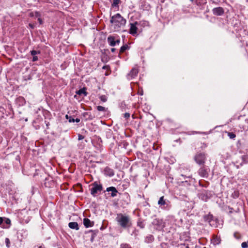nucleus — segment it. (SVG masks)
I'll use <instances>...</instances> for the list:
<instances>
[{
    "mask_svg": "<svg viewBox=\"0 0 248 248\" xmlns=\"http://www.w3.org/2000/svg\"><path fill=\"white\" fill-rule=\"evenodd\" d=\"M15 102L16 105L18 107L23 106L26 104V100L22 96H19L15 100Z\"/></svg>",
    "mask_w": 248,
    "mask_h": 248,
    "instance_id": "obj_13",
    "label": "nucleus"
},
{
    "mask_svg": "<svg viewBox=\"0 0 248 248\" xmlns=\"http://www.w3.org/2000/svg\"><path fill=\"white\" fill-rule=\"evenodd\" d=\"M186 178H189L190 177V176L189 175L188 176H186Z\"/></svg>",
    "mask_w": 248,
    "mask_h": 248,
    "instance_id": "obj_61",
    "label": "nucleus"
},
{
    "mask_svg": "<svg viewBox=\"0 0 248 248\" xmlns=\"http://www.w3.org/2000/svg\"><path fill=\"white\" fill-rule=\"evenodd\" d=\"M101 165V163L99 162H96V163L95 164V167L97 168V169H98L99 166Z\"/></svg>",
    "mask_w": 248,
    "mask_h": 248,
    "instance_id": "obj_51",
    "label": "nucleus"
},
{
    "mask_svg": "<svg viewBox=\"0 0 248 248\" xmlns=\"http://www.w3.org/2000/svg\"><path fill=\"white\" fill-rule=\"evenodd\" d=\"M152 224L154 226V228L158 231L163 230L165 227V223L163 219L159 218H155Z\"/></svg>",
    "mask_w": 248,
    "mask_h": 248,
    "instance_id": "obj_6",
    "label": "nucleus"
},
{
    "mask_svg": "<svg viewBox=\"0 0 248 248\" xmlns=\"http://www.w3.org/2000/svg\"><path fill=\"white\" fill-rule=\"evenodd\" d=\"M139 73V70L138 68H133L130 72L127 74L126 77L127 78L128 80H131L132 79L134 78L135 77H136L138 75V74Z\"/></svg>",
    "mask_w": 248,
    "mask_h": 248,
    "instance_id": "obj_10",
    "label": "nucleus"
},
{
    "mask_svg": "<svg viewBox=\"0 0 248 248\" xmlns=\"http://www.w3.org/2000/svg\"><path fill=\"white\" fill-rule=\"evenodd\" d=\"M120 2V0H113L111 5L112 7H117Z\"/></svg>",
    "mask_w": 248,
    "mask_h": 248,
    "instance_id": "obj_29",
    "label": "nucleus"
},
{
    "mask_svg": "<svg viewBox=\"0 0 248 248\" xmlns=\"http://www.w3.org/2000/svg\"><path fill=\"white\" fill-rule=\"evenodd\" d=\"M228 136L231 139H233L236 137V135L233 132H227Z\"/></svg>",
    "mask_w": 248,
    "mask_h": 248,
    "instance_id": "obj_30",
    "label": "nucleus"
},
{
    "mask_svg": "<svg viewBox=\"0 0 248 248\" xmlns=\"http://www.w3.org/2000/svg\"><path fill=\"white\" fill-rule=\"evenodd\" d=\"M80 120L79 118H76L74 119V122L79 123L80 122Z\"/></svg>",
    "mask_w": 248,
    "mask_h": 248,
    "instance_id": "obj_52",
    "label": "nucleus"
},
{
    "mask_svg": "<svg viewBox=\"0 0 248 248\" xmlns=\"http://www.w3.org/2000/svg\"><path fill=\"white\" fill-rule=\"evenodd\" d=\"M247 2H248V0H246Z\"/></svg>",
    "mask_w": 248,
    "mask_h": 248,
    "instance_id": "obj_64",
    "label": "nucleus"
},
{
    "mask_svg": "<svg viewBox=\"0 0 248 248\" xmlns=\"http://www.w3.org/2000/svg\"><path fill=\"white\" fill-rule=\"evenodd\" d=\"M130 114L129 113L126 112L124 114V117L126 119H128L130 117Z\"/></svg>",
    "mask_w": 248,
    "mask_h": 248,
    "instance_id": "obj_43",
    "label": "nucleus"
},
{
    "mask_svg": "<svg viewBox=\"0 0 248 248\" xmlns=\"http://www.w3.org/2000/svg\"><path fill=\"white\" fill-rule=\"evenodd\" d=\"M129 49V46L127 44H125L121 47L120 49V53H122L124 52L126 50Z\"/></svg>",
    "mask_w": 248,
    "mask_h": 248,
    "instance_id": "obj_25",
    "label": "nucleus"
},
{
    "mask_svg": "<svg viewBox=\"0 0 248 248\" xmlns=\"http://www.w3.org/2000/svg\"><path fill=\"white\" fill-rule=\"evenodd\" d=\"M98 142H102V140H101V139L100 138H98Z\"/></svg>",
    "mask_w": 248,
    "mask_h": 248,
    "instance_id": "obj_58",
    "label": "nucleus"
},
{
    "mask_svg": "<svg viewBox=\"0 0 248 248\" xmlns=\"http://www.w3.org/2000/svg\"><path fill=\"white\" fill-rule=\"evenodd\" d=\"M98 232V230H90L85 232L86 237H89L91 242H93L95 237L96 236Z\"/></svg>",
    "mask_w": 248,
    "mask_h": 248,
    "instance_id": "obj_9",
    "label": "nucleus"
},
{
    "mask_svg": "<svg viewBox=\"0 0 248 248\" xmlns=\"http://www.w3.org/2000/svg\"><path fill=\"white\" fill-rule=\"evenodd\" d=\"M101 170H105V171H107V170H109V169L108 168V167H105L104 168H101L100 169Z\"/></svg>",
    "mask_w": 248,
    "mask_h": 248,
    "instance_id": "obj_48",
    "label": "nucleus"
},
{
    "mask_svg": "<svg viewBox=\"0 0 248 248\" xmlns=\"http://www.w3.org/2000/svg\"><path fill=\"white\" fill-rule=\"evenodd\" d=\"M228 192L231 193V197L233 199H237L239 197L240 193L238 189L229 190Z\"/></svg>",
    "mask_w": 248,
    "mask_h": 248,
    "instance_id": "obj_14",
    "label": "nucleus"
},
{
    "mask_svg": "<svg viewBox=\"0 0 248 248\" xmlns=\"http://www.w3.org/2000/svg\"><path fill=\"white\" fill-rule=\"evenodd\" d=\"M115 50H116V48H111V51L112 52H114L115 51Z\"/></svg>",
    "mask_w": 248,
    "mask_h": 248,
    "instance_id": "obj_56",
    "label": "nucleus"
},
{
    "mask_svg": "<svg viewBox=\"0 0 248 248\" xmlns=\"http://www.w3.org/2000/svg\"><path fill=\"white\" fill-rule=\"evenodd\" d=\"M203 220L205 222H207L209 223V224L211 226H214V222L216 223V218H214L213 215L209 213L208 214L205 215L203 217Z\"/></svg>",
    "mask_w": 248,
    "mask_h": 248,
    "instance_id": "obj_8",
    "label": "nucleus"
},
{
    "mask_svg": "<svg viewBox=\"0 0 248 248\" xmlns=\"http://www.w3.org/2000/svg\"><path fill=\"white\" fill-rule=\"evenodd\" d=\"M120 248H131L130 246L127 244H121Z\"/></svg>",
    "mask_w": 248,
    "mask_h": 248,
    "instance_id": "obj_36",
    "label": "nucleus"
},
{
    "mask_svg": "<svg viewBox=\"0 0 248 248\" xmlns=\"http://www.w3.org/2000/svg\"><path fill=\"white\" fill-rule=\"evenodd\" d=\"M118 224L123 229H129L132 227V223L130 217L122 213L118 214L116 218Z\"/></svg>",
    "mask_w": 248,
    "mask_h": 248,
    "instance_id": "obj_1",
    "label": "nucleus"
},
{
    "mask_svg": "<svg viewBox=\"0 0 248 248\" xmlns=\"http://www.w3.org/2000/svg\"><path fill=\"white\" fill-rule=\"evenodd\" d=\"M180 247L181 248H189L188 245L186 244H181Z\"/></svg>",
    "mask_w": 248,
    "mask_h": 248,
    "instance_id": "obj_42",
    "label": "nucleus"
},
{
    "mask_svg": "<svg viewBox=\"0 0 248 248\" xmlns=\"http://www.w3.org/2000/svg\"><path fill=\"white\" fill-rule=\"evenodd\" d=\"M38 248H45V247L44 246H41L39 247Z\"/></svg>",
    "mask_w": 248,
    "mask_h": 248,
    "instance_id": "obj_59",
    "label": "nucleus"
},
{
    "mask_svg": "<svg viewBox=\"0 0 248 248\" xmlns=\"http://www.w3.org/2000/svg\"><path fill=\"white\" fill-rule=\"evenodd\" d=\"M73 187L76 192H82L83 191L82 185L80 183H78L76 185H75Z\"/></svg>",
    "mask_w": 248,
    "mask_h": 248,
    "instance_id": "obj_21",
    "label": "nucleus"
},
{
    "mask_svg": "<svg viewBox=\"0 0 248 248\" xmlns=\"http://www.w3.org/2000/svg\"><path fill=\"white\" fill-rule=\"evenodd\" d=\"M104 50L105 51H108V49H107V50L104 49Z\"/></svg>",
    "mask_w": 248,
    "mask_h": 248,
    "instance_id": "obj_62",
    "label": "nucleus"
},
{
    "mask_svg": "<svg viewBox=\"0 0 248 248\" xmlns=\"http://www.w3.org/2000/svg\"><path fill=\"white\" fill-rule=\"evenodd\" d=\"M45 123L46 124V126L47 127V128L48 129L49 128L48 126L49 125V122H47L46 121H45Z\"/></svg>",
    "mask_w": 248,
    "mask_h": 248,
    "instance_id": "obj_54",
    "label": "nucleus"
},
{
    "mask_svg": "<svg viewBox=\"0 0 248 248\" xmlns=\"http://www.w3.org/2000/svg\"><path fill=\"white\" fill-rule=\"evenodd\" d=\"M105 227L103 225H102V226L100 227V229L101 230H103L105 229Z\"/></svg>",
    "mask_w": 248,
    "mask_h": 248,
    "instance_id": "obj_57",
    "label": "nucleus"
},
{
    "mask_svg": "<svg viewBox=\"0 0 248 248\" xmlns=\"http://www.w3.org/2000/svg\"><path fill=\"white\" fill-rule=\"evenodd\" d=\"M93 185V187L91 189V193L93 196L95 197L98 191L101 192L102 190V186L96 182H94Z\"/></svg>",
    "mask_w": 248,
    "mask_h": 248,
    "instance_id": "obj_7",
    "label": "nucleus"
},
{
    "mask_svg": "<svg viewBox=\"0 0 248 248\" xmlns=\"http://www.w3.org/2000/svg\"><path fill=\"white\" fill-rule=\"evenodd\" d=\"M199 198L202 201L207 202L213 196V192L211 190H206L203 188L199 190L198 193Z\"/></svg>",
    "mask_w": 248,
    "mask_h": 248,
    "instance_id": "obj_3",
    "label": "nucleus"
},
{
    "mask_svg": "<svg viewBox=\"0 0 248 248\" xmlns=\"http://www.w3.org/2000/svg\"><path fill=\"white\" fill-rule=\"evenodd\" d=\"M154 240V236L152 234H149L145 237L144 242L146 243H151Z\"/></svg>",
    "mask_w": 248,
    "mask_h": 248,
    "instance_id": "obj_19",
    "label": "nucleus"
},
{
    "mask_svg": "<svg viewBox=\"0 0 248 248\" xmlns=\"http://www.w3.org/2000/svg\"><path fill=\"white\" fill-rule=\"evenodd\" d=\"M182 177H184V175L183 174L181 175Z\"/></svg>",
    "mask_w": 248,
    "mask_h": 248,
    "instance_id": "obj_63",
    "label": "nucleus"
},
{
    "mask_svg": "<svg viewBox=\"0 0 248 248\" xmlns=\"http://www.w3.org/2000/svg\"><path fill=\"white\" fill-rule=\"evenodd\" d=\"M161 248H170V246L168 243H162L160 244Z\"/></svg>",
    "mask_w": 248,
    "mask_h": 248,
    "instance_id": "obj_34",
    "label": "nucleus"
},
{
    "mask_svg": "<svg viewBox=\"0 0 248 248\" xmlns=\"http://www.w3.org/2000/svg\"><path fill=\"white\" fill-rule=\"evenodd\" d=\"M145 223L144 222V220H142L140 218L138 219V221L137 222V226L139 227L141 229H143L145 227Z\"/></svg>",
    "mask_w": 248,
    "mask_h": 248,
    "instance_id": "obj_24",
    "label": "nucleus"
},
{
    "mask_svg": "<svg viewBox=\"0 0 248 248\" xmlns=\"http://www.w3.org/2000/svg\"><path fill=\"white\" fill-rule=\"evenodd\" d=\"M65 118L67 120H68L69 123H74V119L71 116H69L68 115H66Z\"/></svg>",
    "mask_w": 248,
    "mask_h": 248,
    "instance_id": "obj_32",
    "label": "nucleus"
},
{
    "mask_svg": "<svg viewBox=\"0 0 248 248\" xmlns=\"http://www.w3.org/2000/svg\"><path fill=\"white\" fill-rule=\"evenodd\" d=\"M206 159V155L204 153H197L194 157V160L199 165L203 166Z\"/></svg>",
    "mask_w": 248,
    "mask_h": 248,
    "instance_id": "obj_4",
    "label": "nucleus"
},
{
    "mask_svg": "<svg viewBox=\"0 0 248 248\" xmlns=\"http://www.w3.org/2000/svg\"><path fill=\"white\" fill-rule=\"evenodd\" d=\"M3 222H4V217H0V226L1 228H2Z\"/></svg>",
    "mask_w": 248,
    "mask_h": 248,
    "instance_id": "obj_41",
    "label": "nucleus"
},
{
    "mask_svg": "<svg viewBox=\"0 0 248 248\" xmlns=\"http://www.w3.org/2000/svg\"><path fill=\"white\" fill-rule=\"evenodd\" d=\"M83 224L86 228L91 227L94 225V222L91 221L88 218H84L83 219Z\"/></svg>",
    "mask_w": 248,
    "mask_h": 248,
    "instance_id": "obj_15",
    "label": "nucleus"
},
{
    "mask_svg": "<svg viewBox=\"0 0 248 248\" xmlns=\"http://www.w3.org/2000/svg\"><path fill=\"white\" fill-rule=\"evenodd\" d=\"M84 138V136L80 135V134L78 135V140H83Z\"/></svg>",
    "mask_w": 248,
    "mask_h": 248,
    "instance_id": "obj_44",
    "label": "nucleus"
},
{
    "mask_svg": "<svg viewBox=\"0 0 248 248\" xmlns=\"http://www.w3.org/2000/svg\"><path fill=\"white\" fill-rule=\"evenodd\" d=\"M106 190L108 192L111 191V196L112 197H115L117 195V194L118 193L116 188L114 186H110L108 187Z\"/></svg>",
    "mask_w": 248,
    "mask_h": 248,
    "instance_id": "obj_17",
    "label": "nucleus"
},
{
    "mask_svg": "<svg viewBox=\"0 0 248 248\" xmlns=\"http://www.w3.org/2000/svg\"><path fill=\"white\" fill-rule=\"evenodd\" d=\"M158 204L162 209L164 210H169L171 207L170 202L168 200L164 199V196L161 197L158 201Z\"/></svg>",
    "mask_w": 248,
    "mask_h": 248,
    "instance_id": "obj_5",
    "label": "nucleus"
},
{
    "mask_svg": "<svg viewBox=\"0 0 248 248\" xmlns=\"http://www.w3.org/2000/svg\"><path fill=\"white\" fill-rule=\"evenodd\" d=\"M110 22L113 25L115 31L125 26L126 20L120 14L117 13L111 17Z\"/></svg>",
    "mask_w": 248,
    "mask_h": 248,
    "instance_id": "obj_2",
    "label": "nucleus"
},
{
    "mask_svg": "<svg viewBox=\"0 0 248 248\" xmlns=\"http://www.w3.org/2000/svg\"><path fill=\"white\" fill-rule=\"evenodd\" d=\"M29 26L32 29H33L35 27V26L33 24H31V23H30Z\"/></svg>",
    "mask_w": 248,
    "mask_h": 248,
    "instance_id": "obj_49",
    "label": "nucleus"
},
{
    "mask_svg": "<svg viewBox=\"0 0 248 248\" xmlns=\"http://www.w3.org/2000/svg\"><path fill=\"white\" fill-rule=\"evenodd\" d=\"M29 15H30V17L34 16V12H31V13H30Z\"/></svg>",
    "mask_w": 248,
    "mask_h": 248,
    "instance_id": "obj_53",
    "label": "nucleus"
},
{
    "mask_svg": "<svg viewBox=\"0 0 248 248\" xmlns=\"http://www.w3.org/2000/svg\"><path fill=\"white\" fill-rule=\"evenodd\" d=\"M220 239L218 238L217 236H216L214 238L213 240V243L214 245H218L220 243Z\"/></svg>",
    "mask_w": 248,
    "mask_h": 248,
    "instance_id": "obj_26",
    "label": "nucleus"
},
{
    "mask_svg": "<svg viewBox=\"0 0 248 248\" xmlns=\"http://www.w3.org/2000/svg\"><path fill=\"white\" fill-rule=\"evenodd\" d=\"M212 12L214 15L216 16H220L224 14V10L221 7H218L213 8Z\"/></svg>",
    "mask_w": 248,
    "mask_h": 248,
    "instance_id": "obj_11",
    "label": "nucleus"
},
{
    "mask_svg": "<svg viewBox=\"0 0 248 248\" xmlns=\"http://www.w3.org/2000/svg\"><path fill=\"white\" fill-rule=\"evenodd\" d=\"M107 41L110 46H114L115 45V37L112 35H109L107 38Z\"/></svg>",
    "mask_w": 248,
    "mask_h": 248,
    "instance_id": "obj_16",
    "label": "nucleus"
},
{
    "mask_svg": "<svg viewBox=\"0 0 248 248\" xmlns=\"http://www.w3.org/2000/svg\"><path fill=\"white\" fill-rule=\"evenodd\" d=\"M138 93L139 94H140V95H143V91L141 90V91H139Z\"/></svg>",
    "mask_w": 248,
    "mask_h": 248,
    "instance_id": "obj_55",
    "label": "nucleus"
},
{
    "mask_svg": "<svg viewBox=\"0 0 248 248\" xmlns=\"http://www.w3.org/2000/svg\"><path fill=\"white\" fill-rule=\"evenodd\" d=\"M41 52L40 51H36L34 50H32L30 51V53L32 56H35L37 54H40Z\"/></svg>",
    "mask_w": 248,
    "mask_h": 248,
    "instance_id": "obj_33",
    "label": "nucleus"
},
{
    "mask_svg": "<svg viewBox=\"0 0 248 248\" xmlns=\"http://www.w3.org/2000/svg\"><path fill=\"white\" fill-rule=\"evenodd\" d=\"M120 43V39H117L116 40L115 39V45H116L117 44L119 45Z\"/></svg>",
    "mask_w": 248,
    "mask_h": 248,
    "instance_id": "obj_50",
    "label": "nucleus"
},
{
    "mask_svg": "<svg viewBox=\"0 0 248 248\" xmlns=\"http://www.w3.org/2000/svg\"><path fill=\"white\" fill-rule=\"evenodd\" d=\"M241 247L242 248H248V241L243 242L241 244Z\"/></svg>",
    "mask_w": 248,
    "mask_h": 248,
    "instance_id": "obj_35",
    "label": "nucleus"
},
{
    "mask_svg": "<svg viewBox=\"0 0 248 248\" xmlns=\"http://www.w3.org/2000/svg\"><path fill=\"white\" fill-rule=\"evenodd\" d=\"M38 21H39V24L40 25H41V24H42L43 23V21L42 19L40 17L38 18Z\"/></svg>",
    "mask_w": 248,
    "mask_h": 248,
    "instance_id": "obj_46",
    "label": "nucleus"
},
{
    "mask_svg": "<svg viewBox=\"0 0 248 248\" xmlns=\"http://www.w3.org/2000/svg\"><path fill=\"white\" fill-rule=\"evenodd\" d=\"M41 16V14L39 12L35 11L34 12V16H35L36 17H38V18L40 17Z\"/></svg>",
    "mask_w": 248,
    "mask_h": 248,
    "instance_id": "obj_39",
    "label": "nucleus"
},
{
    "mask_svg": "<svg viewBox=\"0 0 248 248\" xmlns=\"http://www.w3.org/2000/svg\"><path fill=\"white\" fill-rule=\"evenodd\" d=\"M108 68H109V66L108 65H104L102 67V69H108Z\"/></svg>",
    "mask_w": 248,
    "mask_h": 248,
    "instance_id": "obj_47",
    "label": "nucleus"
},
{
    "mask_svg": "<svg viewBox=\"0 0 248 248\" xmlns=\"http://www.w3.org/2000/svg\"><path fill=\"white\" fill-rule=\"evenodd\" d=\"M96 109L99 111H106L108 108L101 106H98Z\"/></svg>",
    "mask_w": 248,
    "mask_h": 248,
    "instance_id": "obj_27",
    "label": "nucleus"
},
{
    "mask_svg": "<svg viewBox=\"0 0 248 248\" xmlns=\"http://www.w3.org/2000/svg\"><path fill=\"white\" fill-rule=\"evenodd\" d=\"M210 1L212 3L215 4L216 5L218 4L220 2L219 0H211Z\"/></svg>",
    "mask_w": 248,
    "mask_h": 248,
    "instance_id": "obj_40",
    "label": "nucleus"
},
{
    "mask_svg": "<svg viewBox=\"0 0 248 248\" xmlns=\"http://www.w3.org/2000/svg\"><path fill=\"white\" fill-rule=\"evenodd\" d=\"M105 174L107 175H109V176H112L114 175V171H105Z\"/></svg>",
    "mask_w": 248,
    "mask_h": 248,
    "instance_id": "obj_38",
    "label": "nucleus"
},
{
    "mask_svg": "<svg viewBox=\"0 0 248 248\" xmlns=\"http://www.w3.org/2000/svg\"><path fill=\"white\" fill-rule=\"evenodd\" d=\"M86 90L85 88H83L76 91V93L79 95L83 94L84 96H86L87 95V93L86 92Z\"/></svg>",
    "mask_w": 248,
    "mask_h": 248,
    "instance_id": "obj_22",
    "label": "nucleus"
},
{
    "mask_svg": "<svg viewBox=\"0 0 248 248\" xmlns=\"http://www.w3.org/2000/svg\"><path fill=\"white\" fill-rule=\"evenodd\" d=\"M45 185L46 186H48L47 185V183L46 182H45Z\"/></svg>",
    "mask_w": 248,
    "mask_h": 248,
    "instance_id": "obj_60",
    "label": "nucleus"
},
{
    "mask_svg": "<svg viewBox=\"0 0 248 248\" xmlns=\"http://www.w3.org/2000/svg\"><path fill=\"white\" fill-rule=\"evenodd\" d=\"M38 57L36 56H33V58H32V62H36L37 61H38Z\"/></svg>",
    "mask_w": 248,
    "mask_h": 248,
    "instance_id": "obj_45",
    "label": "nucleus"
},
{
    "mask_svg": "<svg viewBox=\"0 0 248 248\" xmlns=\"http://www.w3.org/2000/svg\"><path fill=\"white\" fill-rule=\"evenodd\" d=\"M68 226L70 228L72 229H75L76 230H79L78 223L76 222H71L69 223Z\"/></svg>",
    "mask_w": 248,
    "mask_h": 248,
    "instance_id": "obj_20",
    "label": "nucleus"
},
{
    "mask_svg": "<svg viewBox=\"0 0 248 248\" xmlns=\"http://www.w3.org/2000/svg\"><path fill=\"white\" fill-rule=\"evenodd\" d=\"M109 60V57L105 53H103L101 55V61L104 63L107 62Z\"/></svg>",
    "mask_w": 248,
    "mask_h": 248,
    "instance_id": "obj_23",
    "label": "nucleus"
},
{
    "mask_svg": "<svg viewBox=\"0 0 248 248\" xmlns=\"http://www.w3.org/2000/svg\"><path fill=\"white\" fill-rule=\"evenodd\" d=\"M99 98L103 102H106L108 99L107 97L105 95H102Z\"/></svg>",
    "mask_w": 248,
    "mask_h": 248,
    "instance_id": "obj_31",
    "label": "nucleus"
},
{
    "mask_svg": "<svg viewBox=\"0 0 248 248\" xmlns=\"http://www.w3.org/2000/svg\"><path fill=\"white\" fill-rule=\"evenodd\" d=\"M138 24L137 21L133 23H130V28L129 31V33L134 36L137 33L138 28L136 25Z\"/></svg>",
    "mask_w": 248,
    "mask_h": 248,
    "instance_id": "obj_12",
    "label": "nucleus"
},
{
    "mask_svg": "<svg viewBox=\"0 0 248 248\" xmlns=\"http://www.w3.org/2000/svg\"><path fill=\"white\" fill-rule=\"evenodd\" d=\"M5 243H6V246L8 248H9L10 245V240L9 238H5Z\"/></svg>",
    "mask_w": 248,
    "mask_h": 248,
    "instance_id": "obj_37",
    "label": "nucleus"
},
{
    "mask_svg": "<svg viewBox=\"0 0 248 248\" xmlns=\"http://www.w3.org/2000/svg\"><path fill=\"white\" fill-rule=\"evenodd\" d=\"M11 220L10 219L4 217V222L2 228L8 229L10 227Z\"/></svg>",
    "mask_w": 248,
    "mask_h": 248,
    "instance_id": "obj_18",
    "label": "nucleus"
},
{
    "mask_svg": "<svg viewBox=\"0 0 248 248\" xmlns=\"http://www.w3.org/2000/svg\"><path fill=\"white\" fill-rule=\"evenodd\" d=\"M233 236L236 239H240L242 238L241 234L238 232H235L233 233Z\"/></svg>",
    "mask_w": 248,
    "mask_h": 248,
    "instance_id": "obj_28",
    "label": "nucleus"
}]
</instances>
